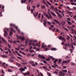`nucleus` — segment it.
Masks as SVG:
<instances>
[{"label": "nucleus", "instance_id": "f03ea898", "mask_svg": "<svg viewBox=\"0 0 76 76\" xmlns=\"http://www.w3.org/2000/svg\"><path fill=\"white\" fill-rule=\"evenodd\" d=\"M17 37L18 39H19L20 38V39H21L22 41H23L25 40V37H22L21 36L19 37V36H17Z\"/></svg>", "mask_w": 76, "mask_h": 76}, {"label": "nucleus", "instance_id": "c756f323", "mask_svg": "<svg viewBox=\"0 0 76 76\" xmlns=\"http://www.w3.org/2000/svg\"><path fill=\"white\" fill-rule=\"evenodd\" d=\"M53 73H54V74H56V75H58V72L57 71H55Z\"/></svg>", "mask_w": 76, "mask_h": 76}, {"label": "nucleus", "instance_id": "0eeeda50", "mask_svg": "<svg viewBox=\"0 0 76 76\" xmlns=\"http://www.w3.org/2000/svg\"><path fill=\"white\" fill-rule=\"evenodd\" d=\"M53 20L54 22H56L57 23H58V24H59V26H60V25H61V24H60V23L59 21H58V20L55 19H53Z\"/></svg>", "mask_w": 76, "mask_h": 76}, {"label": "nucleus", "instance_id": "58836bf2", "mask_svg": "<svg viewBox=\"0 0 76 76\" xmlns=\"http://www.w3.org/2000/svg\"><path fill=\"white\" fill-rule=\"evenodd\" d=\"M21 64H22L25 65V64H27L26 62H22V63H21Z\"/></svg>", "mask_w": 76, "mask_h": 76}, {"label": "nucleus", "instance_id": "aec40b11", "mask_svg": "<svg viewBox=\"0 0 76 76\" xmlns=\"http://www.w3.org/2000/svg\"><path fill=\"white\" fill-rule=\"evenodd\" d=\"M16 65L17 66H18V67H21V65L20 64L18 63H17L16 64Z\"/></svg>", "mask_w": 76, "mask_h": 76}, {"label": "nucleus", "instance_id": "5701e85b", "mask_svg": "<svg viewBox=\"0 0 76 76\" xmlns=\"http://www.w3.org/2000/svg\"><path fill=\"white\" fill-rule=\"evenodd\" d=\"M58 17L60 18H61V17H63V16H62V15H61V14H60V13H59L58 15Z\"/></svg>", "mask_w": 76, "mask_h": 76}, {"label": "nucleus", "instance_id": "4468645a", "mask_svg": "<svg viewBox=\"0 0 76 76\" xmlns=\"http://www.w3.org/2000/svg\"><path fill=\"white\" fill-rule=\"evenodd\" d=\"M38 12H37V13H36V12L34 13V15L35 18L37 17V16H38Z\"/></svg>", "mask_w": 76, "mask_h": 76}, {"label": "nucleus", "instance_id": "a19ab883", "mask_svg": "<svg viewBox=\"0 0 76 76\" xmlns=\"http://www.w3.org/2000/svg\"><path fill=\"white\" fill-rule=\"evenodd\" d=\"M53 10H56V11H57L58 10V9L56 8H54V9H53Z\"/></svg>", "mask_w": 76, "mask_h": 76}, {"label": "nucleus", "instance_id": "a211bd4d", "mask_svg": "<svg viewBox=\"0 0 76 76\" xmlns=\"http://www.w3.org/2000/svg\"><path fill=\"white\" fill-rule=\"evenodd\" d=\"M8 61L10 63H13V60L12 59H10L8 60Z\"/></svg>", "mask_w": 76, "mask_h": 76}, {"label": "nucleus", "instance_id": "2f4dec72", "mask_svg": "<svg viewBox=\"0 0 76 76\" xmlns=\"http://www.w3.org/2000/svg\"><path fill=\"white\" fill-rule=\"evenodd\" d=\"M58 61V59H56L55 61H53L54 63H56L57 61Z\"/></svg>", "mask_w": 76, "mask_h": 76}, {"label": "nucleus", "instance_id": "7c9ffc66", "mask_svg": "<svg viewBox=\"0 0 76 76\" xmlns=\"http://www.w3.org/2000/svg\"><path fill=\"white\" fill-rule=\"evenodd\" d=\"M42 48H45V47H46V45H45V46H44V43H42Z\"/></svg>", "mask_w": 76, "mask_h": 76}, {"label": "nucleus", "instance_id": "c9c22d12", "mask_svg": "<svg viewBox=\"0 0 76 76\" xmlns=\"http://www.w3.org/2000/svg\"><path fill=\"white\" fill-rule=\"evenodd\" d=\"M43 67L44 69H47V68L46 66H43Z\"/></svg>", "mask_w": 76, "mask_h": 76}, {"label": "nucleus", "instance_id": "423d86ee", "mask_svg": "<svg viewBox=\"0 0 76 76\" xmlns=\"http://www.w3.org/2000/svg\"><path fill=\"white\" fill-rule=\"evenodd\" d=\"M0 39H2V41H3V42H5V43L6 44H7V42H6V41L5 40H4L3 38H1V37H0ZM1 41L0 40V43H1Z\"/></svg>", "mask_w": 76, "mask_h": 76}, {"label": "nucleus", "instance_id": "e433bc0d", "mask_svg": "<svg viewBox=\"0 0 76 76\" xmlns=\"http://www.w3.org/2000/svg\"><path fill=\"white\" fill-rule=\"evenodd\" d=\"M47 23L49 25H51V22H50L48 21Z\"/></svg>", "mask_w": 76, "mask_h": 76}, {"label": "nucleus", "instance_id": "20e7f679", "mask_svg": "<svg viewBox=\"0 0 76 76\" xmlns=\"http://www.w3.org/2000/svg\"><path fill=\"white\" fill-rule=\"evenodd\" d=\"M58 38L60 40H62V41H66V39L64 37H62V36H61L58 37Z\"/></svg>", "mask_w": 76, "mask_h": 76}, {"label": "nucleus", "instance_id": "c85d7f7f", "mask_svg": "<svg viewBox=\"0 0 76 76\" xmlns=\"http://www.w3.org/2000/svg\"><path fill=\"white\" fill-rule=\"evenodd\" d=\"M45 16L46 17H47L48 19H50V17L48 16V14H46Z\"/></svg>", "mask_w": 76, "mask_h": 76}, {"label": "nucleus", "instance_id": "052dcab7", "mask_svg": "<svg viewBox=\"0 0 76 76\" xmlns=\"http://www.w3.org/2000/svg\"><path fill=\"white\" fill-rule=\"evenodd\" d=\"M33 42H37V40H33Z\"/></svg>", "mask_w": 76, "mask_h": 76}, {"label": "nucleus", "instance_id": "393cba45", "mask_svg": "<svg viewBox=\"0 0 76 76\" xmlns=\"http://www.w3.org/2000/svg\"><path fill=\"white\" fill-rule=\"evenodd\" d=\"M70 64H71V65H72V66H75V65H76L75 63L73 62H71V63H70Z\"/></svg>", "mask_w": 76, "mask_h": 76}, {"label": "nucleus", "instance_id": "6e6552de", "mask_svg": "<svg viewBox=\"0 0 76 76\" xmlns=\"http://www.w3.org/2000/svg\"><path fill=\"white\" fill-rule=\"evenodd\" d=\"M38 57H39L40 58H42V59H44V58H45V56H43V55H41L40 54H39L38 56Z\"/></svg>", "mask_w": 76, "mask_h": 76}, {"label": "nucleus", "instance_id": "37998d69", "mask_svg": "<svg viewBox=\"0 0 76 76\" xmlns=\"http://www.w3.org/2000/svg\"><path fill=\"white\" fill-rule=\"evenodd\" d=\"M8 71L9 72H12V70H11V69H8Z\"/></svg>", "mask_w": 76, "mask_h": 76}, {"label": "nucleus", "instance_id": "39448f33", "mask_svg": "<svg viewBox=\"0 0 76 76\" xmlns=\"http://www.w3.org/2000/svg\"><path fill=\"white\" fill-rule=\"evenodd\" d=\"M59 76H65V73H63L62 71H61L59 73Z\"/></svg>", "mask_w": 76, "mask_h": 76}, {"label": "nucleus", "instance_id": "b1692460", "mask_svg": "<svg viewBox=\"0 0 76 76\" xmlns=\"http://www.w3.org/2000/svg\"><path fill=\"white\" fill-rule=\"evenodd\" d=\"M49 16H50V17H49L50 18V19H53V17L52 16H51V14H50V13H49Z\"/></svg>", "mask_w": 76, "mask_h": 76}, {"label": "nucleus", "instance_id": "6e6d98bb", "mask_svg": "<svg viewBox=\"0 0 76 76\" xmlns=\"http://www.w3.org/2000/svg\"><path fill=\"white\" fill-rule=\"evenodd\" d=\"M38 43H37L35 45V46L36 47H37V46H38Z\"/></svg>", "mask_w": 76, "mask_h": 76}, {"label": "nucleus", "instance_id": "c03bdc74", "mask_svg": "<svg viewBox=\"0 0 76 76\" xmlns=\"http://www.w3.org/2000/svg\"><path fill=\"white\" fill-rule=\"evenodd\" d=\"M30 63L31 64H34V61H30Z\"/></svg>", "mask_w": 76, "mask_h": 76}, {"label": "nucleus", "instance_id": "7ed1b4c3", "mask_svg": "<svg viewBox=\"0 0 76 76\" xmlns=\"http://www.w3.org/2000/svg\"><path fill=\"white\" fill-rule=\"evenodd\" d=\"M10 26H14V27H15L16 29V30H17V31H18V32H20V30H19V29H18V27H16L15 26V25L14 24H10Z\"/></svg>", "mask_w": 76, "mask_h": 76}, {"label": "nucleus", "instance_id": "cd10ccee", "mask_svg": "<svg viewBox=\"0 0 76 76\" xmlns=\"http://www.w3.org/2000/svg\"><path fill=\"white\" fill-rule=\"evenodd\" d=\"M51 50L52 51H56V50H57V49L56 48H53L51 49Z\"/></svg>", "mask_w": 76, "mask_h": 76}, {"label": "nucleus", "instance_id": "f8f14e48", "mask_svg": "<svg viewBox=\"0 0 76 76\" xmlns=\"http://www.w3.org/2000/svg\"><path fill=\"white\" fill-rule=\"evenodd\" d=\"M15 53H17V55H18L19 56H20V57H22V56H21V55L18 53V51L15 50Z\"/></svg>", "mask_w": 76, "mask_h": 76}, {"label": "nucleus", "instance_id": "de8ad7c7", "mask_svg": "<svg viewBox=\"0 0 76 76\" xmlns=\"http://www.w3.org/2000/svg\"><path fill=\"white\" fill-rule=\"evenodd\" d=\"M8 46L10 48H11V46H10V44H8Z\"/></svg>", "mask_w": 76, "mask_h": 76}, {"label": "nucleus", "instance_id": "4c0bfd02", "mask_svg": "<svg viewBox=\"0 0 76 76\" xmlns=\"http://www.w3.org/2000/svg\"><path fill=\"white\" fill-rule=\"evenodd\" d=\"M41 13H39V14L38 18L39 19L40 18V16H41Z\"/></svg>", "mask_w": 76, "mask_h": 76}, {"label": "nucleus", "instance_id": "603ef678", "mask_svg": "<svg viewBox=\"0 0 76 76\" xmlns=\"http://www.w3.org/2000/svg\"><path fill=\"white\" fill-rule=\"evenodd\" d=\"M8 49H8V48H7V47H5V51H7V50H8Z\"/></svg>", "mask_w": 76, "mask_h": 76}, {"label": "nucleus", "instance_id": "a878e982", "mask_svg": "<svg viewBox=\"0 0 76 76\" xmlns=\"http://www.w3.org/2000/svg\"><path fill=\"white\" fill-rule=\"evenodd\" d=\"M2 56L3 58H7V56H6L5 55H3Z\"/></svg>", "mask_w": 76, "mask_h": 76}, {"label": "nucleus", "instance_id": "13d9d810", "mask_svg": "<svg viewBox=\"0 0 76 76\" xmlns=\"http://www.w3.org/2000/svg\"><path fill=\"white\" fill-rule=\"evenodd\" d=\"M62 22L63 23V24H62V25H65L66 23V22L65 21H63Z\"/></svg>", "mask_w": 76, "mask_h": 76}, {"label": "nucleus", "instance_id": "e2e57ef3", "mask_svg": "<svg viewBox=\"0 0 76 76\" xmlns=\"http://www.w3.org/2000/svg\"><path fill=\"white\" fill-rule=\"evenodd\" d=\"M43 63L45 64H46L47 63V61H46L45 60L43 61Z\"/></svg>", "mask_w": 76, "mask_h": 76}, {"label": "nucleus", "instance_id": "f3484780", "mask_svg": "<svg viewBox=\"0 0 76 76\" xmlns=\"http://www.w3.org/2000/svg\"><path fill=\"white\" fill-rule=\"evenodd\" d=\"M65 61V62L66 64H68L70 62V60H67V61Z\"/></svg>", "mask_w": 76, "mask_h": 76}, {"label": "nucleus", "instance_id": "ddd939ff", "mask_svg": "<svg viewBox=\"0 0 76 76\" xmlns=\"http://www.w3.org/2000/svg\"><path fill=\"white\" fill-rule=\"evenodd\" d=\"M2 66H3L4 68V69H7V67H6V66H4V65H5V64H6V63L3 62L2 63Z\"/></svg>", "mask_w": 76, "mask_h": 76}, {"label": "nucleus", "instance_id": "9b49d317", "mask_svg": "<svg viewBox=\"0 0 76 76\" xmlns=\"http://www.w3.org/2000/svg\"><path fill=\"white\" fill-rule=\"evenodd\" d=\"M50 13L51 15H53V16H55V17H57V15H56V14H55V13H54V12H51Z\"/></svg>", "mask_w": 76, "mask_h": 76}, {"label": "nucleus", "instance_id": "338daca9", "mask_svg": "<svg viewBox=\"0 0 76 76\" xmlns=\"http://www.w3.org/2000/svg\"><path fill=\"white\" fill-rule=\"evenodd\" d=\"M70 37H69V36H68L67 37V39H70Z\"/></svg>", "mask_w": 76, "mask_h": 76}, {"label": "nucleus", "instance_id": "09e8293b", "mask_svg": "<svg viewBox=\"0 0 76 76\" xmlns=\"http://www.w3.org/2000/svg\"><path fill=\"white\" fill-rule=\"evenodd\" d=\"M52 23L53 25H56V23H55V22H54L53 21L52 22Z\"/></svg>", "mask_w": 76, "mask_h": 76}, {"label": "nucleus", "instance_id": "9d476101", "mask_svg": "<svg viewBox=\"0 0 76 76\" xmlns=\"http://www.w3.org/2000/svg\"><path fill=\"white\" fill-rule=\"evenodd\" d=\"M19 70L20 71H22V72H24V71L25 70V69L23 67H21V68H20Z\"/></svg>", "mask_w": 76, "mask_h": 76}, {"label": "nucleus", "instance_id": "2eb2a0df", "mask_svg": "<svg viewBox=\"0 0 76 76\" xmlns=\"http://www.w3.org/2000/svg\"><path fill=\"white\" fill-rule=\"evenodd\" d=\"M26 0H24V1L22 0L21 1V3H22V4H23V3H26Z\"/></svg>", "mask_w": 76, "mask_h": 76}, {"label": "nucleus", "instance_id": "1a4fd4ad", "mask_svg": "<svg viewBox=\"0 0 76 76\" xmlns=\"http://www.w3.org/2000/svg\"><path fill=\"white\" fill-rule=\"evenodd\" d=\"M23 74H24V75H29L30 73H29V71H27V72L25 73L24 74L23 72Z\"/></svg>", "mask_w": 76, "mask_h": 76}, {"label": "nucleus", "instance_id": "0e129e2a", "mask_svg": "<svg viewBox=\"0 0 76 76\" xmlns=\"http://www.w3.org/2000/svg\"><path fill=\"white\" fill-rule=\"evenodd\" d=\"M13 42L14 44H17V42H16V41H15Z\"/></svg>", "mask_w": 76, "mask_h": 76}, {"label": "nucleus", "instance_id": "69168bd1", "mask_svg": "<svg viewBox=\"0 0 76 76\" xmlns=\"http://www.w3.org/2000/svg\"><path fill=\"white\" fill-rule=\"evenodd\" d=\"M71 47H72V49H74V48H74V47H73V45H71Z\"/></svg>", "mask_w": 76, "mask_h": 76}, {"label": "nucleus", "instance_id": "f704fd0d", "mask_svg": "<svg viewBox=\"0 0 76 76\" xmlns=\"http://www.w3.org/2000/svg\"><path fill=\"white\" fill-rule=\"evenodd\" d=\"M64 63H65V61H63V62H62L61 64L62 65H64Z\"/></svg>", "mask_w": 76, "mask_h": 76}, {"label": "nucleus", "instance_id": "473e14b6", "mask_svg": "<svg viewBox=\"0 0 76 76\" xmlns=\"http://www.w3.org/2000/svg\"><path fill=\"white\" fill-rule=\"evenodd\" d=\"M62 60L61 59H60L59 60H58V63L59 64H61V61Z\"/></svg>", "mask_w": 76, "mask_h": 76}, {"label": "nucleus", "instance_id": "f257e3e1", "mask_svg": "<svg viewBox=\"0 0 76 76\" xmlns=\"http://www.w3.org/2000/svg\"><path fill=\"white\" fill-rule=\"evenodd\" d=\"M4 37H6V35H7V32L6 31H8V28H4Z\"/></svg>", "mask_w": 76, "mask_h": 76}, {"label": "nucleus", "instance_id": "774afa93", "mask_svg": "<svg viewBox=\"0 0 76 76\" xmlns=\"http://www.w3.org/2000/svg\"><path fill=\"white\" fill-rule=\"evenodd\" d=\"M52 67H53V68H55L56 67L55 66V65H52Z\"/></svg>", "mask_w": 76, "mask_h": 76}, {"label": "nucleus", "instance_id": "4d7b16f0", "mask_svg": "<svg viewBox=\"0 0 76 76\" xmlns=\"http://www.w3.org/2000/svg\"><path fill=\"white\" fill-rule=\"evenodd\" d=\"M10 56H13V54L11 53H10L9 54Z\"/></svg>", "mask_w": 76, "mask_h": 76}, {"label": "nucleus", "instance_id": "79ce46f5", "mask_svg": "<svg viewBox=\"0 0 76 76\" xmlns=\"http://www.w3.org/2000/svg\"><path fill=\"white\" fill-rule=\"evenodd\" d=\"M9 34H10V36H11L12 34V31H11Z\"/></svg>", "mask_w": 76, "mask_h": 76}, {"label": "nucleus", "instance_id": "8fccbe9b", "mask_svg": "<svg viewBox=\"0 0 76 76\" xmlns=\"http://www.w3.org/2000/svg\"><path fill=\"white\" fill-rule=\"evenodd\" d=\"M67 20H69V21H71V19H70L69 18H67L66 19Z\"/></svg>", "mask_w": 76, "mask_h": 76}, {"label": "nucleus", "instance_id": "a18cd8bd", "mask_svg": "<svg viewBox=\"0 0 76 76\" xmlns=\"http://www.w3.org/2000/svg\"><path fill=\"white\" fill-rule=\"evenodd\" d=\"M15 50L17 51H19V48H15Z\"/></svg>", "mask_w": 76, "mask_h": 76}, {"label": "nucleus", "instance_id": "bb28decb", "mask_svg": "<svg viewBox=\"0 0 76 76\" xmlns=\"http://www.w3.org/2000/svg\"><path fill=\"white\" fill-rule=\"evenodd\" d=\"M41 8H42V9H45V5L42 6L41 7Z\"/></svg>", "mask_w": 76, "mask_h": 76}, {"label": "nucleus", "instance_id": "6ab92c4d", "mask_svg": "<svg viewBox=\"0 0 76 76\" xmlns=\"http://www.w3.org/2000/svg\"><path fill=\"white\" fill-rule=\"evenodd\" d=\"M67 22L68 23L69 25H71L72 24V23H71V22H70V21H67Z\"/></svg>", "mask_w": 76, "mask_h": 76}, {"label": "nucleus", "instance_id": "412c9836", "mask_svg": "<svg viewBox=\"0 0 76 76\" xmlns=\"http://www.w3.org/2000/svg\"><path fill=\"white\" fill-rule=\"evenodd\" d=\"M31 44H32V46L34 47V46L35 45V44L34 43H30L29 44V46H31Z\"/></svg>", "mask_w": 76, "mask_h": 76}, {"label": "nucleus", "instance_id": "864d4df0", "mask_svg": "<svg viewBox=\"0 0 76 76\" xmlns=\"http://www.w3.org/2000/svg\"><path fill=\"white\" fill-rule=\"evenodd\" d=\"M29 51L30 53H32V52H34V50H30Z\"/></svg>", "mask_w": 76, "mask_h": 76}, {"label": "nucleus", "instance_id": "5fc2aeb1", "mask_svg": "<svg viewBox=\"0 0 76 76\" xmlns=\"http://www.w3.org/2000/svg\"><path fill=\"white\" fill-rule=\"evenodd\" d=\"M63 69H66V66H63Z\"/></svg>", "mask_w": 76, "mask_h": 76}, {"label": "nucleus", "instance_id": "3c124183", "mask_svg": "<svg viewBox=\"0 0 76 76\" xmlns=\"http://www.w3.org/2000/svg\"><path fill=\"white\" fill-rule=\"evenodd\" d=\"M8 50L9 53H11V51L10 50V49H8Z\"/></svg>", "mask_w": 76, "mask_h": 76}, {"label": "nucleus", "instance_id": "49530a36", "mask_svg": "<svg viewBox=\"0 0 76 76\" xmlns=\"http://www.w3.org/2000/svg\"><path fill=\"white\" fill-rule=\"evenodd\" d=\"M46 60L47 61H50V59L49 58H47L46 59Z\"/></svg>", "mask_w": 76, "mask_h": 76}, {"label": "nucleus", "instance_id": "bf43d9fd", "mask_svg": "<svg viewBox=\"0 0 76 76\" xmlns=\"http://www.w3.org/2000/svg\"><path fill=\"white\" fill-rule=\"evenodd\" d=\"M51 7L52 9V10H54V6H51Z\"/></svg>", "mask_w": 76, "mask_h": 76}, {"label": "nucleus", "instance_id": "ea45409f", "mask_svg": "<svg viewBox=\"0 0 76 76\" xmlns=\"http://www.w3.org/2000/svg\"><path fill=\"white\" fill-rule=\"evenodd\" d=\"M47 74L48 75V76H51V74H50L49 72H48Z\"/></svg>", "mask_w": 76, "mask_h": 76}, {"label": "nucleus", "instance_id": "4be33fe9", "mask_svg": "<svg viewBox=\"0 0 76 76\" xmlns=\"http://www.w3.org/2000/svg\"><path fill=\"white\" fill-rule=\"evenodd\" d=\"M62 72H65V73H67V70H63L62 69Z\"/></svg>", "mask_w": 76, "mask_h": 76}, {"label": "nucleus", "instance_id": "dca6fc26", "mask_svg": "<svg viewBox=\"0 0 76 76\" xmlns=\"http://www.w3.org/2000/svg\"><path fill=\"white\" fill-rule=\"evenodd\" d=\"M71 32L72 34H74L75 32L76 31V30L74 29H71Z\"/></svg>", "mask_w": 76, "mask_h": 76}, {"label": "nucleus", "instance_id": "680f3d73", "mask_svg": "<svg viewBox=\"0 0 76 76\" xmlns=\"http://www.w3.org/2000/svg\"><path fill=\"white\" fill-rule=\"evenodd\" d=\"M20 50H25V49L24 48H20Z\"/></svg>", "mask_w": 76, "mask_h": 76}, {"label": "nucleus", "instance_id": "72a5a7b5", "mask_svg": "<svg viewBox=\"0 0 76 76\" xmlns=\"http://www.w3.org/2000/svg\"><path fill=\"white\" fill-rule=\"evenodd\" d=\"M67 12L68 13H70V14H72V13H73L72 12H70L69 11H67Z\"/></svg>", "mask_w": 76, "mask_h": 76}]
</instances>
